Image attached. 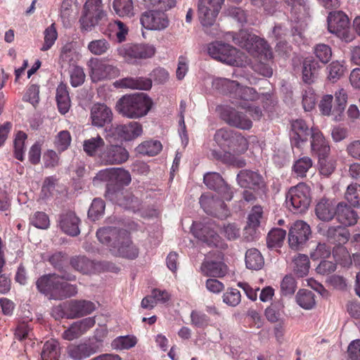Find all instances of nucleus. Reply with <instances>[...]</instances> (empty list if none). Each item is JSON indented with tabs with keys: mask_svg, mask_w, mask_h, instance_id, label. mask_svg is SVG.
Returning a JSON list of instances; mask_svg holds the SVG:
<instances>
[{
	"mask_svg": "<svg viewBox=\"0 0 360 360\" xmlns=\"http://www.w3.org/2000/svg\"><path fill=\"white\" fill-rule=\"evenodd\" d=\"M235 44L245 49L249 53L258 58V63L253 65L255 71L269 77L273 74L272 68L268 62L272 58L269 45L264 41L246 30H240L236 34L229 33Z\"/></svg>",
	"mask_w": 360,
	"mask_h": 360,
	"instance_id": "f257e3e1",
	"label": "nucleus"
},
{
	"mask_svg": "<svg viewBox=\"0 0 360 360\" xmlns=\"http://www.w3.org/2000/svg\"><path fill=\"white\" fill-rule=\"evenodd\" d=\"M75 279V276L71 274L61 271L43 276L37 281L36 284L39 291L50 299L63 300L77 294L76 286L67 283Z\"/></svg>",
	"mask_w": 360,
	"mask_h": 360,
	"instance_id": "f03ea898",
	"label": "nucleus"
},
{
	"mask_svg": "<svg viewBox=\"0 0 360 360\" xmlns=\"http://www.w3.org/2000/svg\"><path fill=\"white\" fill-rule=\"evenodd\" d=\"M153 105V101L144 93L125 95L116 103L119 114L128 119H139L146 116Z\"/></svg>",
	"mask_w": 360,
	"mask_h": 360,
	"instance_id": "7ed1b4c3",
	"label": "nucleus"
},
{
	"mask_svg": "<svg viewBox=\"0 0 360 360\" xmlns=\"http://www.w3.org/2000/svg\"><path fill=\"white\" fill-rule=\"evenodd\" d=\"M224 0H198V16L204 31L212 37L219 35L216 20Z\"/></svg>",
	"mask_w": 360,
	"mask_h": 360,
	"instance_id": "20e7f679",
	"label": "nucleus"
},
{
	"mask_svg": "<svg viewBox=\"0 0 360 360\" xmlns=\"http://www.w3.org/2000/svg\"><path fill=\"white\" fill-rule=\"evenodd\" d=\"M209 55L214 59L233 66H245L250 63L247 56L232 46L215 41L208 46Z\"/></svg>",
	"mask_w": 360,
	"mask_h": 360,
	"instance_id": "39448f33",
	"label": "nucleus"
},
{
	"mask_svg": "<svg viewBox=\"0 0 360 360\" xmlns=\"http://www.w3.org/2000/svg\"><path fill=\"white\" fill-rule=\"evenodd\" d=\"M106 18L102 0H86L79 21L82 29L90 31Z\"/></svg>",
	"mask_w": 360,
	"mask_h": 360,
	"instance_id": "423d86ee",
	"label": "nucleus"
},
{
	"mask_svg": "<svg viewBox=\"0 0 360 360\" xmlns=\"http://www.w3.org/2000/svg\"><path fill=\"white\" fill-rule=\"evenodd\" d=\"M309 193V188L303 183L291 187L286 194V206L295 213L305 212L310 204Z\"/></svg>",
	"mask_w": 360,
	"mask_h": 360,
	"instance_id": "0eeeda50",
	"label": "nucleus"
},
{
	"mask_svg": "<svg viewBox=\"0 0 360 360\" xmlns=\"http://www.w3.org/2000/svg\"><path fill=\"white\" fill-rule=\"evenodd\" d=\"M117 52L127 62L132 63L135 59L151 58L155 53V49L149 44H126L118 47Z\"/></svg>",
	"mask_w": 360,
	"mask_h": 360,
	"instance_id": "6e6552de",
	"label": "nucleus"
},
{
	"mask_svg": "<svg viewBox=\"0 0 360 360\" xmlns=\"http://www.w3.org/2000/svg\"><path fill=\"white\" fill-rule=\"evenodd\" d=\"M88 67L91 78L94 82L115 78L120 75V70L116 66L98 58H91Z\"/></svg>",
	"mask_w": 360,
	"mask_h": 360,
	"instance_id": "1a4fd4ad",
	"label": "nucleus"
},
{
	"mask_svg": "<svg viewBox=\"0 0 360 360\" xmlns=\"http://www.w3.org/2000/svg\"><path fill=\"white\" fill-rule=\"evenodd\" d=\"M349 18L342 11L330 12L328 17V29L330 33L346 41L352 40Z\"/></svg>",
	"mask_w": 360,
	"mask_h": 360,
	"instance_id": "9d476101",
	"label": "nucleus"
},
{
	"mask_svg": "<svg viewBox=\"0 0 360 360\" xmlns=\"http://www.w3.org/2000/svg\"><path fill=\"white\" fill-rule=\"evenodd\" d=\"M217 225L209 220L203 223L193 222L192 231L194 236L209 246H217L219 236L214 230Z\"/></svg>",
	"mask_w": 360,
	"mask_h": 360,
	"instance_id": "9b49d317",
	"label": "nucleus"
},
{
	"mask_svg": "<svg viewBox=\"0 0 360 360\" xmlns=\"http://www.w3.org/2000/svg\"><path fill=\"white\" fill-rule=\"evenodd\" d=\"M101 347V340L96 338L80 344H70L67 347L68 356L72 360H84L97 352Z\"/></svg>",
	"mask_w": 360,
	"mask_h": 360,
	"instance_id": "f8f14e48",
	"label": "nucleus"
},
{
	"mask_svg": "<svg viewBox=\"0 0 360 360\" xmlns=\"http://www.w3.org/2000/svg\"><path fill=\"white\" fill-rule=\"evenodd\" d=\"M141 25L149 30L161 31L169 26V19L164 11L149 10L143 13L140 18Z\"/></svg>",
	"mask_w": 360,
	"mask_h": 360,
	"instance_id": "ddd939ff",
	"label": "nucleus"
},
{
	"mask_svg": "<svg viewBox=\"0 0 360 360\" xmlns=\"http://www.w3.org/2000/svg\"><path fill=\"white\" fill-rule=\"evenodd\" d=\"M221 116L229 125L233 127L248 130L252 126V120L245 114L230 107L224 108Z\"/></svg>",
	"mask_w": 360,
	"mask_h": 360,
	"instance_id": "4468645a",
	"label": "nucleus"
},
{
	"mask_svg": "<svg viewBox=\"0 0 360 360\" xmlns=\"http://www.w3.org/2000/svg\"><path fill=\"white\" fill-rule=\"evenodd\" d=\"M311 234L309 226L303 221H295L290 229L288 243L291 248L297 250L309 239Z\"/></svg>",
	"mask_w": 360,
	"mask_h": 360,
	"instance_id": "2eb2a0df",
	"label": "nucleus"
},
{
	"mask_svg": "<svg viewBox=\"0 0 360 360\" xmlns=\"http://www.w3.org/2000/svg\"><path fill=\"white\" fill-rule=\"evenodd\" d=\"M110 251L116 255L129 259H134L138 256V249L133 245L129 233L124 230L122 231L116 245H112Z\"/></svg>",
	"mask_w": 360,
	"mask_h": 360,
	"instance_id": "dca6fc26",
	"label": "nucleus"
},
{
	"mask_svg": "<svg viewBox=\"0 0 360 360\" xmlns=\"http://www.w3.org/2000/svg\"><path fill=\"white\" fill-rule=\"evenodd\" d=\"M200 203L204 211L208 214L214 215L219 218L226 217L229 214L224 201L214 198L210 194H203L200 198Z\"/></svg>",
	"mask_w": 360,
	"mask_h": 360,
	"instance_id": "f3484780",
	"label": "nucleus"
},
{
	"mask_svg": "<svg viewBox=\"0 0 360 360\" xmlns=\"http://www.w3.org/2000/svg\"><path fill=\"white\" fill-rule=\"evenodd\" d=\"M129 156L128 151L123 146L110 145L100 154L99 159L104 165H118L126 162Z\"/></svg>",
	"mask_w": 360,
	"mask_h": 360,
	"instance_id": "a211bd4d",
	"label": "nucleus"
},
{
	"mask_svg": "<svg viewBox=\"0 0 360 360\" xmlns=\"http://www.w3.org/2000/svg\"><path fill=\"white\" fill-rule=\"evenodd\" d=\"M204 183L210 189L217 191L224 200L232 199V191L219 173L208 172L204 175Z\"/></svg>",
	"mask_w": 360,
	"mask_h": 360,
	"instance_id": "6ab92c4d",
	"label": "nucleus"
},
{
	"mask_svg": "<svg viewBox=\"0 0 360 360\" xmlns=\"http://www.w3.org/2000/svg\"><path fill=\"white\" fill-rule=\"evenodd\" d=\"M90 120L93 126L103 127L112 122V110L103 103H95L91 108Z\"/></svg>",
	"mask_w": 360,
	"mask_h": 360,
	"instance_id": "aec40b11",
	"label": "nucleus"
},
{
	"mask_svg": "<svg viewBox=\"0 0 360 360\" xmlns=\"http://www.w3.org/2000/svg\"><path fill=\"white\" fill-rule=\"evenodd\" d=\"M142 133V126L137 122L117 125L112 129V135L121 141L134 140L140 136Z\"/></svg>",
	"mask_w": 360,
	"mask_h": 360,
	"instance_id": "412c9836",
	"label": "nucleus"
},
{
	"mask_svg": "<svg viewBox=\"0 0 360 360\" xmlns=\"http://www.w3.org/2000/svg\"><path fill=\"white\" fill-rule=\"evenodd\" d=\"M319 233L326 237L332 243L342 245L346 243L349 238V231L343 226H319Z\"/></svg>",
	"mask_w": 360,
	"mask_h": 360,
	"instance_id": "4be33fe9",
	"label": "nucleus"
},
{
	"mask_svg": "<svg viewBox=\"0 0 360 360\" xmlns=\"http://www.w3.org/2000/svg\"><path fill=\"white\" fill-rule=\"evenodd\" d=\"M309 135V127L304 120H296L292 122L290 141L292 146L302 147L307 142Z\"/></svg>",
	"mask_w": 360,
	"mask_h": 360,
	"instance_id": "5701e85b",
	"label": "nucleus"
},
{
	"mask_svg": "<svg viewBox=\"0 0 360 360\" xmlns=\"http://www.w3.org/2000/svg\"><path fill=\"white\" fill-rule=\"evenodd\" d=\"M311 148L313 153L318 157L328 156L330 148L328 141L321 131L317 128L311 129Z\"/></svg>",
	"mask_w": 360,
	"mask_h": 360,
	"instance_id": "b1692460",
	"label": "nucleus"
},
{
	"mask_svg": "<svg viewBox=\"0 0 360 360\" xmlns=\"http://www.w3.org/2000/svg\"><path fill=\"white\" fill-rule=\"evenodd\" d=\"M219 258L221 259V256ZM200 272L205 276L220 278L226 275L227 266L221 259H205L200 266Z\"/></svg>",
	"mask_w": 360,
	"mask_h": 360,
	"instance_id": "393cba45",
	"label": "nucleus"
},
{
	"mask_svg": "<svg viewBox=\"0 0 360 360\" xmlns=\"http://www.w3.org/2000/svg\"><path fill=\"white\" fill-rule=\"evenodd\" d=\"M67 309L72 318L84 316L96 309L94 303L86 300H71L67 304Z\"/></svg>",
	"mask_w": 360,
	"mask_h": 360,
	"instance_id": "a878e982",
	"label": "nucleus"
},
{
	"mask_svg": "<svg viewBox=\"0 0 360 360\" xmlns=\"http://www.w3.org/2000/svg\"><path fill=\"white\" fill-rule=\"evenodd\" d=\"M237 181L241 187L255 189L263 185L262 176L256 172L241 170L237 175Z\"/></svg>",
	"mask_w": 360,
	"mask_h": 360,
	"instance_id": "bb28decb",
	"label": "nucleus"
},
{
	"mask_svg": "<svg viewBox=\"0 0 360 360\" xmlns=\"http://www.w3.org/2000/svg\"><path fill=\"white\" fill-rule=\"evenodd\" d=\"M79 222V218L72 212L63 214L60 217L59 224L61 229L72 236H77L80 233Z\"/></svg>",
	"mask_w": 360,
	"mask_h": 360,
	"instance_id": "cd10ccee",
	"label": "nucleus"
},
{
	"mask_svg": "<svg viewBox=\"0 0 360 360\" xmlns=\"http://www.w3.org/2000/svg\"><path fill=\"white\" fill-rule=\"evenodd\" d=\"M113 85L115 88L148 90L150 89L152 82L150 79L143 77H125L116 80Z\"/></svg>",
	"mask_w": 360,
	"mask_h": 360,
	"instance_id": "c85d7f7f",
	"label": "nucleus"
},
{
	"mask_svg": "<svg viewBox=\"0 0 360 360\" xmlns=\"http://www.w3.org/2000/svg\"><path fill=\"white\" fill-rule=\"evenodd\" d=\"M124 231L115 227H103L97 231L96 236L100 243L107 245L110 250L112 248V245H116L120 235Z\"/></svg>",
	"mask_w": 360,
	"mask_h": 360,
	"instance_id": "c756f323",
	"label": "nucleus"
},
{
	"mask_svg": "<svg viewBox=\"0 0 360 360\" xmlns=\"http://www.w3.org/2000/svg\"><path fill=\"white\" fill-rule=\"evenodd\" d=\"M335 214L339 222L345 226H353L357 222L356 212L344 202L338 203Z\"/></svg>",
	"mask_w": 360,
	"mask_h": 360,
	"instance_id": "7c9ffc66",
	"label": "nucleus"
},
{
	"mask_svg": "<svg viewBox=\"0 0 360 360\" xmlns=\"http://www.w3.org/2000/svg\"><path fill=\"white\" fill-rule=\"evenodd\" d=\"M105 146V141L103 139L97 135L95 137H91L90 139H86L83 143L84 151L89 156H98L102 153L103 149Z\"/></svg>",
	"mask_w": 360,
	"mask_h": 360,
	"instance_id": "2f4dec72",
	"label": "nucleus"
},
{
	"mask_svg": "<svg viewBox=\"0 0 360 360\" xmlns=\"http://www.w3.org/2000/svg\"><path fill=\"white\" fill-rule=\"evenodd\" d=\"M71 266L82 274H91L96 271V264L85 256H75L70 259Z\"/></svg>",
	"mask_w": 360,
	"mask_h": 360,
	"instance_id": "473e14b6",
	"label": "nucleus"
},
{
	"mask_svg": "<svg viewBox=\"0 0 360 360\" xmlns=\"http://www.w3.org/2000/svg\"><path fill=\"white\" fill-rule=\"evenodd\" d=\"M112 8L115 13L122 18H131L134 15L132 0H113Z\"/></svg>",
	"mask_w": 360,
	"mask_h": 360,
	"instance_id": "72a5a7b5",
	"label": "nucleus"
},
{
	"mask_svg": "<svg viewBox=\"0 0 360 360\" xmlns=\"http://www.w3.org/2000/svg\"><path fill=\"white\" fill-rule=\"evenodd\" d=\"M56 101L59 111L62 114L66 113L70 107V98L67 89V86L60 84L56 89Z\"/></svg>",
	"mask_w": 360,
	"mask_h": 360,
	"instance_id": "f704fd0d",
	"label": "nucleus"
},
{
	"mask_svg": "<svg viewBox=\"0 0 360 360\" xmlns=\"http://www.w3.org/2000/svg\"><path fill=\"white\" fill-rule=\"evenodd\" d=\"M264 258L261 253L255 248L247 250L245 254V264L247 268L252 270H259L264 266Z\"/></svg>",
	"mask_w": 360,
	"mask_h": 360,
	"instance_id": "c9c22d12",
	"label": "nucleus"
},
{
	"mask_svg": "<svg viewBox=\"0 0 360 360\" xmlns=\"http://www.w3.org/2000/svg\"><path fill=\"white\" fill-rule=\"evenodd\" d=\"M318 63L311 58H306L303 62L302 77L306 83H311L316 77L319 69Z\"/></svg>",
	"mask_w": 360,
	"mask_h": 360,
	"instance_id": "e433bc0d",
	"label": "nucleus"
},
{
	"mask_svg": "<svg viewBox=\"0 0 360 360\" xmlns=\"http://www.w3.org/2000/svg\"><path fill=\"white\" fill-rule=\"evenodd\" d=\"M59 345L57 340H50L45 342L41 352V360H59Z\"/></svg>",
	"mask_w": 360,
	"mask_h": 360,
	"instance_id": "4c0bfd02",
	"label": "nucleus"
},
{
	"mask_svg": "<svg viewBox=\"0 0 360 360\" xmlns=\"http://www.w3.org/2000/svg\"><path fill=\"white\" fill-rule=\"evenodd\" d=\"M332 203L328 200H321L316 207V214L322 221H329L335 215Z\"/></svg>",
	"mask_w": 360,
	"mask_h": 360,
	"instance_id": "58836bf2",
	"label": "nucleus"
},
{
	"mask_svg": "<svg viewBox=\"0 0 360 360\" xmlns=\"http://www.w3.org/2000/svg\"><path fill=\"white\" fill-rule=\"evenodd\" d=\"M77 13V4L75 0H64L60 7V18L64 25L68 24Z\"/></svg>",
	"mask_w": 360,
	"mask_h": 360,
	"instance_id": "ea45409f",
	"label": "nucleus"
},
{
	"mask_svg": "<svg viewBox=\"0 0 360 360\" xmlns=\"http://www.w3.org/2000/svg\"><path fill=\"white\" fill-rule=\"evenodd\" d=\"M235 133L228 129H220L217 130L214 134V141L224 150L226 148H229L234 137Z\"/></svg>",
	"mask_w": 360,
	"mask_h": 360,
	"instance_id": "a19ab883",
	"label": "nucleus"
},
{
	"mask_svg": "<svg viewBox=\"0 0 360 360\" xmlns=\"http://www.w3.org/2000/svg\"><path fill=\"white\" fill-rule=\"evenodd\" d=\"M297 303L304 309H312L316 304L314 293L308 290H300L296 295Z\"/></svg>",
	"mask_w": 360,
	"mask_h": 360,
	"instance_id": "79ce46f5",
	"label": "nucleus"
},
{
	"mask_svg": "<svg viewBox=\"0 0 360 360\" xmlns=\"http://www.w3.org/2000/svg\"><path fill=\"white\" fill-rule=\"evenodd\" d=\"M293 269L296 275L303 277L307 275L309 269V259L305 255L299 254L294 257Z\"/></svg>",
	"mask_w": 360,
	"mask_h": 360,
	"instance_id": "37998d69",
	"label": "nucleus"
},
{
	"mask_svg": "<svg viewBox=\"0 0 360 360\" xmlns=\"http://www.w3.org/2000/svg\"><path fill=\"white\" fill-rule=\"evenodd\" d=\"M162 150V144L158 141H146L141 143L136 148L139 153L153 156L158 154Z\"/></svg>",
	"mask_w": 360,
	"mask_h": 360,
	"instance_id": "c03bdc74",
	"label": "nucleus"
},
{
	"mask_svg": "<svg viewBox=\"0 0 360 360\" xmlns=\"http://www.w3.org/2000/svg\"><path fill=\"white\" fill-rule=\"evenodd\" d=\"M238 82L226 78H215L212 81V87L224 94H233Z\"/></svg>",
	"mask_w": 360,
	"mask_h": 360,
	"instance_id": "a18cd8bd",
	"label": "nucleus"
},
{
	"mask_svg": "<svg viewBox=\"0 0 360 360\" xmlns=\"http://www.w3.org/2000/svg\"><path fill=\"white\" fill-rule=\"evenodd\" d=\"M336 104L334 105L335 121H340L347 100V94L344 89H340L335 94Z\"/></svg>",
	"mask_w": 360,
	"mask_h": 360,
	"instance_id": "49530a36",
	"label": "nucleus"
},
{
	"mask_svg": "<svg viewBox=\"0 0 360 360\" xmlns=\"http://www.w3.org/2000/svg\"><path fill=\"white\" fill-rule=\"evenodd\" d=\"M286 232L282 229H274L269 231L266 238L267 245L270 248L280 247L284 241Z\"/></svg>",
	"mask_w": 360,
	"mask_h": 360,
	"instance_id": "de8ad7c7",
	"label": "nucleus"
},
{
	"mask_svg": "<svg viewBox=\"0 0 360 360\" xmlns=\"http://www.w3.org/2000/svg\"><path fill=\"white\" fill-rule=\"evenodd\" d=\"M345 198L352 206L360 207V185L349 184L345 193Z\"/></svg>",
	"mask_w": 360,
	"mask_h": 360,
	"instance_id": "09e8293b",
	"label": "nucleus"
},
{
	"mask_svg": "<svg viewBox=\"0 0 360 360\" xmlns=\"http://www.w3.org/2000/svg\"><path fill=\"white\" fill-rule=\"evenodd\" d=\"M27 137V136L25 133L22 131H18L16 134L13 141L15 158L20 161H22L24 159L25 141Z\"/></svg>",
	"mask_w": 360,
	"mask_h": 360,
	"instance_id": "8fccbe9b",
	"label": "nucleus"
},
{
	"mask_svg": "<svg viewBox=\"0 0 360 360\" xmlns=\"http://www.w3.org/2000/svg\"><path fill=\"white\" fill-rule=\"evenodd\" d=\"M328 79L332 82L340 79L345 72L344 64L340 61H333L328 67Z\"/></svg>",
	"mask_w": 360,
	"mask_h": 360,
	"instance_id": "3c124183",
	"label": "nucleus"
},
{
	"mask_svg": "<svg viewBox=\"0 0 360 360\" xmlns=\"http://www.w3.org/2000/svg\"><path fill=\"white\" fill-rule=\"evenodd\" d=\"M110 47V44L105 39L93 40L87 46L88 50L95 56H101L107 53Z\"/></svg>",
	"mask_w": 360,
	"mask_h": 360,
	"instance_id": "603ef678",
	"label": "nucleus"
},
{
	"mask_svg": "<svg viewBox=\"0 0 360 360\" xmlns=\"http://www.w3.org/2000/svg\"><path fill=\"white\" fill-rule=\"evenodd\" d=\"M137 343V338L134 335L120 336L112 342V347L115 349H129Z\"/></svg>",
	"mask_w": 360,
	"mask_h": 360,
	"instance_id": "864d4df0",
	"label": "nucleus"
},
{
	"mask_svg": "<svg viewBox=\"0 0 360 360\" xmlns=\"http://www.w3.org/2000/svg\"><path fill=\"white\" fill-rule=\"evenodd\" d=\"M233 95L244 101H254L258 98V94L256 91L248 86H236L233 93Z\"/></svg>",
	"mask_w": 360,
	"mask_h": 360,
	"instance_id": "5fc2aeb1",
	"label": "nucleus"
},
{
	"mask_svg": "<svg viewBox=\"0 0 360 360\" xmlns=\"http://www.w3.org/2000/svg\"><path fill=\"white\" fill-rule=\"evenodd\" d=\"M319 172L321 175L328 176L335 170L336 161L333 158H328V156L319 157Z\"/></svg>",
	"mask_w": 360,
	"mask_h": 360,
	"instance_id": "6e6d98bb",
	"label": "nucleus"
},
{
	"mask_svg": "<svg viewBox=\"0 0 360 360\" xmlns=\"http://www.w3.org/2000/svg\"><path fill=\"white\" fill-rule=\"evenodd\" d=\"M44 41L40 50L42 51H46L52 47L56 40L57 39L58 33L55 25L52 24L49 27H48L44 30Z\"/></svg>",
	"mask_w": 360,
	"mask_h": 360,
	"instance_id": "4d7b16f0",
	"label": "nucleus"
},
{
	"mask_svg": "<svg viewBox=\"0 0 360 360\" xmlns=\"http://www.w3.org/2000/svg\"><path fill=\"white\" fill-rule=\"evenodd\" d=\"M333 255L335 261L340 262L343 266H349L352 264L350 255L345 247L338 245L333 249Z\"/></svg>",
	"mask_w": 360,
	"mask_h": 360,
	"instance_id": "13d9d810",
	"label": "nucleus"
},
{
	"mask_svg": "<svg viewBox=\"0 0 360 360\" xmlns=\"http://www.w3.org/2000/svg\"><path fill=\"white\" fill-rule=\"evenodd\" d=\"M331 248L326 243H319L315 248L310 252V257L312 260H322L330 257Z\"/></svg>",
	"mask_w": 360,
	"mask_h": 360,
	"instance_id": "bf43d9fd",
	"label": "nucleus"
},
{
	"mask_svg": "<svg viewBox=\"0 0 360 360\" xmlns=\"http://www.w3.org/2000/svg\"><path fill=\"white\" fill-rule=\"evenodd\" d=\"M105 210V203L103 200L96 198L93 200L88 212V216L93 221L98 219L103 216Z\"/></svg>",
	"mask_w": 360,
	"mask_h": 360,
	"instance_id": "052dcab7",
	"label": "nucleus"
},
{
	"mask_svg": "<svg viewBox=\"0 0 360 360\" xmlns=\"http://www.w3.org/2000/svg\"><path fill=\"white\" fill-rule=\"evenodd\" d=\"M285 2L290 7L291 13L296 19H301V15L306 14L307 7L304 0H285Z\"/></svg>",
	"mask_w": 360,
	"mask_h": 360,
	"instance_id": "680f3d73",
	"label": "nucleus"
},
{
	"mask_svg": "<svg viewBox=\"0 0 360 360\" xmlns=\"http://www.w3.org/2000/svg\"><path fill=\"white\" fill-rule=\"evenodd\" d=\"M333 100V97L332 95H325L321 98L319 107L322 115L325 116H333V119L335 120Z\"/></svg>",
	"mask_w": 360,
	"mask_h": 360,
	"instance_id": "e2e57ef3",
	"label": "nucleus"
},
{
	"mask_svg": "<svg viewBox=\"0 0 360 360\" xmlns=\"http://www.w3.org/2000/svg\"><path fill=\"white\" fill-rule=\"evenodd\" d=\"M312 161L308 157H304L297 160L293 166V171L295 173L301 177L306 175L307 172L311 167Z\"/></svg>",
	"mask_w": 360,
	"mask_h": 360,
	"instance_id": "0e129e2a",
	"label": "nucleus"
},
{
	"mask_svg": "<svg viewBox=\"0 0 360 360\" xmlns=\"http://www.w3.org/2000/svg\"><path fill=\"white\" fill-rule=\"evenodd\" d=\"M131 175L129 172L124 169H113L112 182H115L119 186H127L131 182Z\"/></svg>",
	"mask_w": 360,
	"mask_h": 360,
	"instance_id": "69168bd1",
	"label": "nucleus"
},
{
	"mask_svg": "<svg viewBox=\"0 0 360 360\" xmlns=\"http://www.w3.org/2000/svg\"><path fill=\"white\" fill-rule=\"evenodd\" d=\"M314 54L323 63H328L332 56V51L328 45L320 44L315 46Z\"/></svg>",
	"mask_w": 360,
	"mask_h": 360,
	"instance_id": "338daca9",
	"label": "nucleus"
},
{
	"mask_svg": "<svg viewBox=\"0 0 360 360\" xmlns=\"http://www.w3.org/2000/svg\"><path fill=\"white\" fill-rule=\"evenodd\" d=\"M223 302L231 307L237 306L241 301V295L237 289L230 288L223 295Z\"/></svg>",
	"mask_w": 360,
	"mask_h": 360,
	"instance_id": "774afa93",
	"label": "nucleus"
}]
</instances>
